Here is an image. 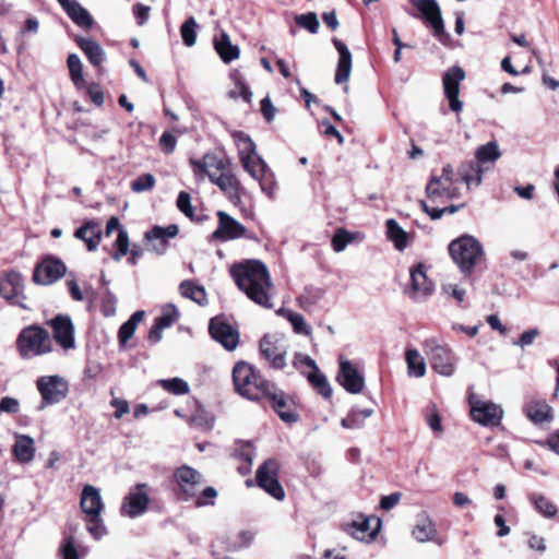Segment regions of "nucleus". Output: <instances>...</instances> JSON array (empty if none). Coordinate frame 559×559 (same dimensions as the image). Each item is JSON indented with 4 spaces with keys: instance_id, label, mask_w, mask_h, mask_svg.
<instances>
[{
    "instance_id": "obj_25",
    "label": "nucleus",
    "mask_w": 559,
    "mask_h": 559,
    "mask_svg": "<svg viewBox=\"0 0 559 559\" xmlns=\"http://www.w3.org/2000/svg\"><path fill=\"white\" fill-rule=\"evenodd\" d=\"M332 43L337 50L340 57L335 72V83H346L352 72V53L347 46L338 38H333Z\"/></svg>"
},
{
    "instance_id": "obj_13",
    "label": "nucleus",
    "mask_w": 559,
    "mask_h": 559,
    "mask_svg": "<svg viewBox=\"0 0 559 559\" xmlns=\"http://www.w3.org/2000/svg\"><path fill=\"white\" fill-rule=\"evenodd\" d=\"M471 416L483 426H498L501 421L503 411L500 406L492 402H486L477 399L475 395L469 396Z\"/></svg>"
},
{
    "instance_id": "obj_57",
    "label": "nucleus",
    "mask_w": 559,
    "mask_h": 559,
    "mask_svg": "<svg viewBox=\"0 0 559 559\" xmlns=\"http://www.w3.org/2000/svg\"><path fill=\"white\" fill-rule=\"evenodd\" d=\"M155 177L151 174H143L131 182V189L134 192H144L155 187Z\"/></svg>"
},
{
    "instance_id": "obj_53",
    "label": "nucleus",
    "mask_w": 559,
    "mask_h": 559,
    "mask_svg": "<svg viewBox=\"0 0 559 559\" xmlns=\"http://www.w3.org/2000/svg\"><path fill=\"white\" fill-rule=\"evenodd\" d=\"M295 23L311 34H317L320 27L318 16L314 12L296 15Z\"/></svg>"
},
{
    "instance_id": "obj_50",
    "label": "nucleus",
    "mask_w": 559,
    "mask_h": 559,
    "mask_svg": "<svg viewBox=\"0 0 559 559\" xmlns=\"http://www.w3.org/2000/svg\"><path fill=\"white\" fill-rule=\"evenodd\" d=\"M197 27L198 24L194 17H188L183 24L180 26V35L183 44L187 47H192L197 40Z\"/></svg>"
},
{
    "instance_id": "obj_55",
    "label": "nucleus",
    "mask_w": 559,
    "mask_h": 559,
    "mask_svg": "<svg viewBox=\"0 0 559 559\" xmlns=\"http://www.w3.org/2000/svg\"><path fill=\"white\" fill-rule=\"evenodd\" d=\"M535 508L546 518H552L557 514V507L545 496L538 495L533 498Z\"/></svg>"
},
{
    "instance_id": "obj_46",
    "label": "nucleus",
    "mask_w": 559,
    "mask_h": 559,
    "mask_svg": "<svg viewBox=\"0 0 559 559\" xmlns=\"http://www.w3.org/2000/svg\"><path fill=\"white\" fill-rule=\"evenodd\" d=\"M67 64L73 84L79 88L83 87L85 85V81L83 78V66L79 56L75 53L69 55L67 59Z\"/></svg>"
},
{
    "instance_id": "obj_3",
    "label": "nucleus",
    "mask_w": 559,
    "mask_h": 559,
    "mask_svg": "<svg viewBox=\"0 0 559 559\" xmlns=\"http://www.w3.org/2000/svg\"><path fill=\"white\" fill-rule=\"evenodd\" d=\"M233 381L236 392L252 401H263V396L274 384L246 361H238L234 366Z\"/></svg>"
},
{
    "instance_id": "obj_60",
    "label": "nucleus",
    "mask_w": 559,
    "mask_h": 559,
    "mask_svg": "<svg viewBox=\"0 0 559 559\" xmlns=\"http://www.w3.org/2000/svg\"><path fill=\"white\" fill-rule=\"evenodd\" d=\"M260 182L262 191L269 197L274 198L276 191V181L274 175L269 169L265 174L257 179Z\"/></svg>"
},
{
    "instance_id": "obj_11",
    "label": "nucleus",
    "mask_w": 559,
    "mask_h": 559,
    "mask_svg": "<svg viewBox=\"0 0 559 559\" xmlns=\"http://www.w3.org/2000/svg\"><path fill=\"white\" fill-rule=\"evenodd\" d=\"M209 333L227 350H234L239 344V331L228 323L224 316H216L210 320Z\"/></svg>"
},
{
    "instance_id": "obj_44",
    "label": "nucleus",
    "mask_w": 559,
    "mask_h": 559,
    "mask_svg": "<svg viewBox=\"0 0 559 559\" xmlns=\"http://www.w3.org/2000/svg\"><path fill=\"white\" fill-rule=\"evenodd\" d=\"M231 136L237 145L240 160L242 157L252 156L257 153L255 144L247 133L242 131H235Z\"/></svg>"
},
{
    "instance_id": "obj_58",
    "label": "nucleus",
    "mask_w": 559,
    "mask_h": 559,
    "mask_svg": "<svg viewBox=\"0 0 559 559\" xmlns=\"http://www.w3.org/2000/svg\"><path fill=\"white\" fill-rule=\"evenodd\" d=\"M217 497V490L214 487H206L194 497V506L198 508L214 506V500Z\"/></svg>"
},
{
    "instance_id": "obj_12",
    "label": "nucleus",
    "mask_w": 559,
    "mask_h": 559,
    "mask_svg": "<svg viewBox=\"0 0 559 559\" xmlns=\"http://www.w3.org/2000/svg\"><path fill=\"white\" fill-rule=\"evenodd\" d=\"M336 381L350 394H359L365 388V377L352 361L338 358Z\"/></svg>"
},
{
    "instance_id": "obj_30",
    "label": "nucleus",
    "mask_w": 559,
    "mask_h": 559,
    "mask_svg": "<svg viewBox=\"0 0 559 559\" xmlns=\"http://www.w3.org/2000/svg\"><path fill=\"white\" fill-rule=\"evenodd\" d=\"M523 412L536 425L549 423L554 418L551 406L542 400L530 401L524 405Z\"/></svg>"
},
{
    "instance_id": "obj_15",
    "label": "nucleus",
    "mask_w": 559,
    "mask_h": 559,
    "mask_svg": "<svg viewBox=\"0 0 559 559\" xmlns=\"http://www.w3.org/2000/svg\"><path fill=\"white\" fill-rule=\"evenodd\" d=\"M67 265L55 255L48 254L37 263V285H52L64 276Z\"/></svg>"
},
{
    "instance_id": "obj_37",
    "label": "nucleus",
    "mask_w": 559,
    "mask_h": 559,
    "mask_svg": "<svg viewBox=\"0 0 559 559\" xmlns=\"http://www.w3.org/2000/svg\"><path fill=\"white\" fill-rule=\"evenodd\" d=\"M385 225L388 238L394 243L397 250H404L408 245L407 233L393 218L388 219Z\"/></svg>"
},
{
    "instance_id": "obj_4",
    "label": "nucleus",
    "mask_w": 559,
    "mask_h": 559,
    "mask_svg": "<svg viewBox=\"0 0 559 559\" xmlns=\"http://www.w3.org/2000/svg\"><path fill=\"white\" fill-rule=\"evenodd\" d=\"M448 249L450 257L466 275L472 274L484 254L480 242L469 235H464L452 240Z\"/></svg>"
},
{
    "instance_id": "obj_5",
    "label": "nucleus",
    "mask_w": 559,
    "mask_h": 559,
    "mask_svg": "<svg viewBox=\"0 0 559 559\" xmlns=\"http://www.w3.org/2000/svg\"><path fill=\"white\" fill-rule=\"evenodd\" d=\"M281 463L275 457L264 460L257 468L254 479H247L246 486H258L277 501L286 497L285 489L280 481Z\"/></svg>"
},
{
    "instance_id": "obj_52",
    "label": "nucleus",
    "mask_w": 559,
    "mask_h": 559,
    "mask_svg": "<svg viewBox=\"0 0 559 559\" xmlns=\"http://www.w3.org/2000/svg\"><path fill=\"white\" fill-rule=\"evenodd\" d=\"M179 319V312L176 306L168 304L162 309V314L155 319V322L163 329L171 326Z\"/></svg>"
},
{
    "instance_id": "obj_38",
    "label": "nucleus",
    "mask_w": 559,
    "mask_h": 559,
    "mask_svg": "<svg viewBox=\"0 0 559 559\" xmlns=\"http://www.w3.org/2000/svg\"><path fill=\"white\" fill-rule=\"evenodd\" d=\"M373 414V409L352 408L347 416L341 420V426L345 429H360L365 426V420Z\"/></svg>"
},
{
    "instance_id": "obj_35",
    "label": "nucleus",
    "mask_w": 559,
    "mask_h": 559,
    "mask_svg": "<svg viewBox=\"0 0 559 559\" xmlns=\"http://www.w3.org/2000/svg\"><path fill=\"white\" fill-rule=\"evenodd\" d=\"M16 347L23 358L35 356V324L24 328L17 336Z\"/></svg>"
},
{
    "instance_id": "obj_34",
    "label": "nucleus",
    "mask_w": 559,
    "mask_h": 559,
    "mask_svg": "<svg viewBox=\"0 0 559 559\" xmlns=\"http://www.w3.org/2000/svg\"><path fill=\"white\" fill-rule=\"evenodd\" d=\"M457 176L467 187L479 186L481 182L483 169L476 160L462 163L457 168Z\"/></svg>"
},
{
    "instance_id": "obj_7",
    "label": "nucleus",
    "mask_w": 559,
    "mask_h": 559,
    "mask_svg": "<svg viewBox=\"0 0 559 559\" xmlns=\"http://www.w3.org/2000/svg\"><path fill=\"white\" fill-rule=\"evenodd\" d=\"M414 4L419 13L413 16L421 19L432 31V35L443 45L450 41V35L444 29L441 10L436 0H415Z\"/></svg>"
},
{
    "instance_id": "obj_32",
    "label": "nucleus",
    "mask_w": 559,
    "mask_h": 559,
    "mask_svg": "<svg viewBox=\"0 0 559 559\" xmlns=\"http://www.w3.org/2000/svg\"><path fill=\"white\" fill-rule=\"evenodd\" d=\"M74 40L82 49L90 63L99 68L105 59V52L100 45L92 38H85L82 36H76Z\"/></svg>"
},
{
    "instance_id": "obj_16",
    "label": "nucleus",
    "mask_w": 559,
    "mask_h": 559,
    "mask_svg": "<svg viewBox=\"0 0 559 559\" xmlns=\"http://www.w3.org/2000/svg\"><path fill=\"white\" fill-rule=\"evenodd\" d=\"M23 280L19 273L10 272L0 275V296L12 305H17L22 309H31L23 300L22 295Z\"/></svg>"
},
{
    "instance_id": "obj_63",
    "label": "nucleus",
    "mask_w": 559,
    "mask_h": 559,
    "mask_svg": "<svg viewBox=\"0 0 559 559\" xmlns=\"http://www.w3.org/2000/svg\"><path fill=\"white\" fill-rule=\"evenodd\" d=\"M60 551L62 559H80L73 536H68L63 539Z\"/></svg>"
},
{
    "instance_id": "obj_18",
    "label": "nucleus",
    "mask_w": 559,
    "mask_h": 559,
    "mask_svg": "<svg viewBox=\"0 0 559 559\" xmlns=\"http://www.w3.org/2000/svg\"><path fill=\"white\" fill-rule=\"evenodd\" d=\"M48 325L52 330V336L56 343L64 350L73 349L75 347L74 325L72 320L67 314H57Z\"/></svg>"
},
{
    "instance_id": "obj_17",
    "label": "nucleus",
    "mask_w": 559,
    "mask_h": 559,
    "mask_svg": "<svg viewBox=\"0 0 559 559\" xmlns=\"http://www.w3.org/2000/svg\"><path fill=\"white\" fill-rule=\"evenodd\" d=\"M147 488V484H136L123 498L121 513L130 518H135L144 513L150 503V497L146 491Z\"/></svg>"
},
{
    "instance_id": "obj_1",
    "label": "nucleus",
    "mask_w": 559,
    "mask_h": 559,
    "mask_svg": "<svg viewBox=\"0 0 559 559\" xmlns=\"http://www.w3.org/2000/svg\"><path fill=\"white\" fill-rule=\"evenodd\" d=\"M195 177L206 176L234 206H239L245 192L241 181L235 173L234 164L225 153H205L202 158H190Z\"/></svg>"
},
{
    "instance_id": "obj_41",
    "label": "nucleus",
    "mask_w": 559,
    "mask_h": 559,
    "mask_svg": "<svg viewBox=\"0 0 559 559\" xmlns=\"http://www.w3.org/2000/svg\"><path fill=\"white\" fill-rule=\"evenodd\" d=\"M179 288L183 297L189 298L199 305H204L206 302V292L204 287L195 284L193 281H183Z\"/></svg>"
},
{
    "instance_id": "obj_26",
    "label": "nucleus",
    "mask_w": 559,
    "mask_h": 559,
    "mask_svg": "<svg viewBox=\"0 0 559 559\" xmlns=\"http://www.w3.org/2000/svg\"><path fill=\"white\" fill-rule=\"evenodd\" d=\"M260 353L275 369L286 366L285 352L280 348L276 340L271 335H264L260 341Z\"/></svg>"
},
{
    "instance_id": "obj_22",
    "label": "nucleus",
    "mask_w": 559,
    "mask_h": 559,
    "mask_svg": "<svg viewBox=\"0 0 559 559\" xmlns=\"http://www.w3.org/2000/svg\"><path fill=\"white\" fill-rule=\"evenodd\" d=\"M433 292V283L427 277L425 265L418 263L411 270V289L407 290L413 299H417L418 295L428 297Z\"/></svg>"
},
{
    "instance_id": "obj_31",
    "label": "nucleus",
    "mask_w": 559,
    "mask_h": 559,
    "mask_svg": "<svg viewBox=\"0 0 559 559\" xmlns=\"http://www.w3.org/2000/svg\"><path fill=\"white\" fill-rule=\"evenodd\" d=\"M213 46L222 61L225 63H230L239 58V47L231 44L230 37L225 31H221L218 35L214 36Z\"/></svg>"
},
{
    "instance_id": "obj_21",
    "label": "nucleus",
    "mask_w": 559,
    "mask_h": 559,
    "mask_svg": "<svg viewBox=\"0 0 559 559\" xmlns=\"http://www.w3.org/2000/svg\"><path fill=\"white\" fill-rule=\"evenodd\" d=\"M426 194L428 199L436 202L439 199L451 200L460 195L459 189L453 182L440 179L438 176H432L426 186Z\"/></svg>"
},
{
    "instance_id": "obj_39",
    "label": "nucleus",
    "mask_w": 559,
    "mask_h": 559,
    "mask_svg": "<svg viewBox=\"0 0 559 559\" xmlns=\"http://www.w3.org/2000/svg\"><path fill=\"white\" fill-rule=\"evenodd\" d=\"M412 534L420 543L430 540L436 534L435 523L428 516L423 515L417 520Z\"/></svg>"
},
{
    "instance_id": "obj_42",
    "label": "nucleus",
    "mask_w": 559,
    "mask_h": 559,
    "mask_svg": "<svg viewBox=\"0 0 559 559\" xmlns=\"http://www.w3.org/2000/svg\"><path fill=\"white\" fill-rule=\"evenodd\" d=\"M307 378L311 386L323 399L330 400L332 397L333 390L326 377L320 371V369L318 371H311Z\"/></svg>"
},
{
    "instance_id": "obj_36",
    "label": "nucleus",
    "mask_w": 559,
    "mask_h": 559,
    "mask_svg": "<svg viewBox=\"0 0 559 559\" xmlns=\"http://www.w3.org/2000/svg\"><path fill=\"white\" fill-rule=\"evenodd\" d=\"M64 11L69 17L80 27L91 28L94 24V20L88 11L83 8L76 0L70 5L66 7Z\"/></svg>"
},
{
    "instance_id": "obj_29",
    "label": "nucleus",
    "mask_w": 559,
    "mask_h": 559,
    "mask_svg": "<svg viewBox=\"0 0 559 559\" xmlns=\"http://www.w3.org/2000/svg\"><path fill=\"white\" fill-rule=\"evenodd\" d=\"M15 442L12 447V455L20 464L31 463L34 459V439L22 433H14Z\"/></svg>"
},
{
    "instance_id": "obj_43",
    "label": "nucleus",
    "mask_w": 559,
    "mask_h": 559,
    "mask_svg": "<svg viewBox=\"0 0 559 559\" xmlns=\"http://www.w3.org/2000/svg\"><path fill=\"white\" fill-rule=\"evenodd\" d=\"M408 373L417 378L424 377L426 372V364L417 349H407L405 353Z\"/></svg>"
},
{
    "instance_id": "obj_61",
    "label": "nucleus",
    "mask_w": 559,
    "mask_h": 559,
    "mask_svg": "<svg viewBox=\"0 0 559 559\" xmlns=\"http://www.w3.org/2000/svg\"><path fill=\"white\" fill-rule=\"evenodd\" d=\"M51 349L52 344L48 331L37 325V355L49 353Z\"/></svg>"
},
{
    "instance_id": "obj_6",
    "label": "nucleus",
    "mask_w": 559,
    "mask_h": 559,
    "mask_svg": "<svg viewBox=\"0 0 559 559\" xmlns=\"http://www.w3.org/2000/svg\"><path fill=\"white\" fill-rule=\"evenodd\" d=\"M173 492L179 501H190L199 492V487L204 481L202 474L189 465H181L173 474Z\"/></svg>"
},
{
    "instance_id": "obj_28",
    "label": "nucleus",
    "mask_w": 559,
    "mask_h": 559,
    "mask_svg": "<svg viewBox=\"0 0 559 559\" xmlns=\"http://www.w3.org/2000/svg\"><path fill=\"white\" fill-rule=\"evenodd\" d=\"M179 233V227L176 224H170L167 227L153 226L145 233L144 238L147 241L158 240V245H154V250L158 254H163L168 246V239L175 238Z\"/></svg>"
},
{
    "instance_id": "obj_8",
    "label": "nucleus",
    "mask_w": 559,
    "mask_h": 559,
    "mask_svg": "<svg viewBox=\"0 0 559 559\" xmlns=\"http://www.w3.org/2000/svg\"><path fill=\"white\" fill-rule=\"evenodd\" d=\"M217 227L211 235V240L226 242L240 238L254 240L255 236L246 226L224 211L216 212Z\"/></svg>"
},
{
    "instance_id": "obj_40",
    "label": "nucleus",
    "mask_w": 559,
    "mask_h": 559,
    "mask_svg": "<svg viewBox=\"0 0 559 559\" xmlns=\"http://www.w3.org/2000/svg\"><path fill=\"white\" fill-rule=\"evenodd\" d=\"M240 162L245 170L254 179H258L269 170L266 163L258 153H254L252 156L242 157Z\"/></svg>"
},
{
    "instance_id": "obj_62",
    "label": "nucleus",
    "mask_w": 559,
    "mask_h": 559,
    "mask_svg": "<svg viewBox=\"0 0 559 559\" xmlns=\"http://www.w3.org/2000/svg\"><path fill=\"white\" fill-rule=\"evenodd\" d=\"M323 292L317 290L314 293L306 292L297 298V301L304 310H310L318 300L322 297Z\"/></svg>"
},
{
    "instance_id": "obj_49",
    "label": "nucleus",
    "mask_w": 559,
    "mask_h": 559,
    "mask_svg": "<svg viewBox=\"0 0 559 559\" xmlns=\"http://www.w3.org/2000/svg\"><path fill=\"white\" fill-rule=\"evenodd\" d=\"M354 239V234L349 233L343 227H340L335 230L332 237L331 246L335 252H341L347 247V245L353 242Z\"/></svg>"
},
{
    "instance_id": "obj_14",
    "label": "nucleus",
    "mask_w": 559,
    "mask_h": 559,
    "mask_svg": "<svg viewBox=\"0 0 559 559\" xmlns=\"http://www.w3.org/2000/svg\"><path fill=\"white\" fill-rule=\"evenodd\" d=\"M465 79V71L459 67H451L442 78L443 91L447 99L449 100V107L452 111L460 114L463 108V103L460 100V84Z\"/></svg>"
},
{
    "instance_id": "obj_2",
    "label": "nucleus",
    "mask_w": 559,
    "mask_h": 559,
    "mask_svg": "<svg viewBox=\"0 0 559 559\" xmlns=\"http://www.w3.org/2000/svg\"><path fill=\"white\" fill-rule=\"evenodd\" d=\"M229 274L237 287L253 302L264 308H272L270 298L272 282L266 265L260 260H245L234 263Z\"/></svg>"
},
{
    "instance_id": "obj_59",
    "label": "nucleus",
    "mask_w": 559,
    "mask_h": 559,
    "mask_svg": "<svg viewBox=\"0 0 559 559\" xmlns=\"http://www.w3.org/2000/svg\"><path fill=\"white\" fill-rule=\"evenodd\" d=\"M177 207L178 210L183 213L187 217L190 219H193L194 217V209L191 204V195L190 193L186 191H180L177 197Z\"/></svg>"
},
{
    "instance_id": "obj_64",
    "label": "nucleus",
    "mask_w": 559,
    "mask_h": 559,
    "mask_svg": "<svg viewBox=\"0 0 559 559\" xmlns=\"http://www.w3.org/2000/svg\"><path fill=\"white\" fill-rule=\"evenodd\" d=\"M177 144V138L169 131H165L159 138V147L165 154H171Z\"/></svg>"
},
{
    "instance_id": "obj_24",
    "label": "nucleus",
    "mask_w": 559,
    "mask_h": 559,
    "mask_svg": "<svg viewBox=\"0 0 559 559\" xmlns=\"http://www.w3.org/2000/svg\"><path fill=\"white\" fill-rule=\"evenodd\" d=\"M332 43L337 50L340 57L335 72V83H346L352 72V53L347 46L338 38H333Z\"/></svg>"
},
{
    "instance_id": "obj_45",
    "label": "nucleus",
    "mask_w": 559,
    "mask_h": 559,
    "mask_svg": "<svg viewBox=\"0 0 559 559\" xmlns=\"http://www.w3.org/2000/svg\"><path fill=\"white\" fill-rule=\"evenodd\" d=\"M156 384L174 395H186L190 392L189 384L180 378L159 379Z\"/></svg>"
},
{
    "instance_id": "obj_27",
    "label": "nucleus",
    "mask_w": 559,
    "mask_h": 559,
    "mask_svg": "<svg viewBox=\"0 0 559 559\" xmlns=\"http://www.w3.org/2000/svg\"><path fill=\"white\" fill-rule=\"evenodd\" d=\"M80 506L86 516L100 515L104 503L98 489L92 485H85L81 493Z\"/></svg>"
},
{
    "instance_id": "obj_51",
    "label": "nucleus",
    "mask_w": 559,
    "mask_h": 559,
    "mask_svg": "<svg viewBox=\"0 0 559 559\" xmlns=\"http://www.w3.org/2000/svg\"><path fill=\"white\" fill-rule=\"evenodd\" d=\"M500 156V153L498 151V145L496 142H488L485 145H481L476 151V162L480 163H488L493 162Z\"/></svg>"
},
{
    "instance_id": "obj_20",
    "label": "nucleus",
    "mask_w": 559,
    "mask_h": 559,
    "mask_svg": "<svg viewBox=\"0 0 559 559\" xmlns=\"http://www.w3.org/2000/svg\"><path fill=\"white\" fill-rule=\"evenodd\" d=\"M431 368L442 374L451 376L455 369V359L451 349L443 345H433L427 352Z\"/></svg>"
},
{
    "instance_id": "obj_9",
    "label": "nucleus",
    "mask_w": 559,
    "mask_h": 559,
    "mask_svg": "<svg viewBox=\"0 0 559 559\" xmlns=\"http://www.w3.org/2000/svg\"><path fill=\"white\" fill-rule=\"evenodd\" d=\"M342 530L354 538L362 542H373L381 528V520L376 515L358 514L350 522L342 524Z\"/></svg>"
},
{
    "instance_id": "obj_48",
    "label": "nucleus",
    "mask_w": 559,
    "mask_h": 559,
    "mask_svg": "<svg viewBox=\"0 0 559 559\" xmlns=\"http://www.w3.org/2000/svg\"><path fill=\"white\" fill-rule=\"evenodd\" d=\"M130 247L129 236L124 228H120L117 239L114 242V251L110 257L115 261H120L124 255L128 254Z\"/></svg>"
},
{
    "instance_id": "obj_33",
    "label": "nucleus",
    "mask_w": 559,
    "mask_h": 559,
    "mask_svg": "<svg viewBox=\"0 0 559 559\" xmlns=\"http://www.w3.org/2000/svg\"><path fill=\"white\" fill-rule=\"evenodd\" d=\"M145 312L143 310L135 311L128 321L121 324L118 331V344L120 349L129 347L128 342L134 335L138 324L143 320Z\"/></svg>"
},
{
    "instance_id": "obj_47",
    "label": "nucleus",
    "mask_w": 559,
    "mask_h": 559,
    "mask_svg": "<svg viewBox=\"0 0 559 559\" xmlns=\"http://www.w3.org/2000/svg\"><path fill=\"white\" fill-rule=\"evenodd\" d=\"M33 32H35V19L29 17L25 21L24 27L16 36L17 51L20 55L24 53L29 47Z\"/></svg>"
},
{
    "instance_id": "obj_10",
    "label": "nucleus",
    "mask_w": 559,
    "mask_h": 559,
    "mask_svg": "<svg viewBox=\"0 0 559 559\" xmlns=\"http://www.w3.org/2000/svg\"><path fill=\"white\" fill-rule=\"evenodd\" d=\"M37 390L41 395V405L57 404L66 399L69 392V383L67 380L58 374L43 376L37 379Z\"/></svg>"
},
{
    "instance_id": "obj_23",
    "label": "nucleus",
    "mask_w": 559,
    "mask_h": 559,
    "mask_svg": "<svg viewBox=\"0 0 559 559\" xmlns=\"http://www.w3.org/2000/svg\"><path fill=\"white\" fill-rule=\"evenodd\" d=\"M73 236L82 240L88 251H95L103 237V230L100 224L95 219H88L84 222V224L75 229Z\"/></svg>"
},
{
    "instance_id": "obj_19",
    "label": "nucleus",
    "mask_w": 559,
    "mask_h": 559,
    "mask_svg": "<svg viewBox=\"0 0 559 559\" xmlns=\"http://www.w3.org/2000/svg\"><path fill=\"white\" fill-rule=\"evenodd\" d=\"M263 400L269 402L273 411L283 421L293 424L298 420L299 416L289 405L287 395L282 390H278L275 384L272 385V390L265 393Z\"/></svg>"
},
{
    "instance_id": "obj_54",
    "label": "nucleus",
    "mask_w": 559,
    "mask_h": 559,
    "mask_svg": "<svg viewBox=\"0 0 559 559\" xmlns=\"http://www.w3.org/2000/svg\"><path fill=\"white\" fill-rule=\"evenodd\" d=\"M285 318L293 325L294 332L297 334L310 335L311 328L305 322L301 314L296 313L292 310L285 312Z\"/></svg>"
},
{
    "instance_id": "obj_56",
    "label": "nucleus",
    "mask_w": 559,
    "mask_h": 559,
    "mask_svg": "<svg viewBox=\"0 0 559 559\" xmlns=\"http://www.w3.org/2000/svg\"><path fill=\"white\" fill-rule=\"evenodd\" d=\"M87 521V532L95 538L100 539L104 535L107 534V528L100 518V515L94 516L88 515L86 516Z\"/></svg>"
}]
</instances>
